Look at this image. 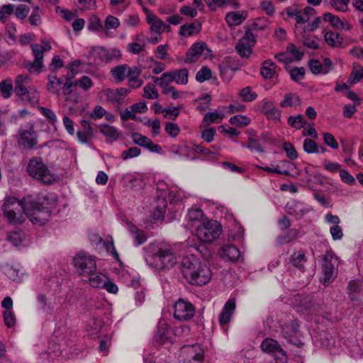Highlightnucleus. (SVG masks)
I'll use <instances>...</instances> for the list:
<instances>
[{
    "label": "nucleus",
    "instance_id": "59",
    "mask_svg": "<svg viewBox=\"0 0 363 363\" xmlns=\"http://www.w3.org/2000/svg\"><path fill=\"white\" fill-rule=\"evenodd\" d=\"M89 29L91 31L104 33V26L102 21L98 17H93L89 24Z\"/></svg>",
    "mask_w": 363,
    "mask_h": 363
},
{
    "label": "nucleus",
    "instance_id": "34",
    "mask_svg": "<svg viewBox=\"0 0 363 363\" xmlns=\"http://www.w3.org/2000/svg\"><path fill=\"white\" fill-rule=\"evenodd\" d=\"M201 25L198 22H193L182 25L180 27L179 35L188 38L199 33L201 30Z\"/></svg>",
    "mask_w": 363,
    "mask_h": 363
},
{
    "label": "nucleus",
    "instance_id": "47",
    "mask_svg": "<svg viewBox=\"0 0 363 363\" xmlns=\"http://www.w3.org/2000/svg\"><path fill=\"white\" fill-rule=\"evenodd\" d=\"M174 78H175L174 82L177 84L185 85L188 83L189 80V72L186 68L176 69L173 71Z\"/></svg>",
    "mask_w": 363,
    "mask_h": 363
},
{
    "label": "nucleus",
    "instance_id": "11",
    "mask_svg": "<svg viewBox=\"0 0 363 363\" xmlns=\"http://www.w3.org/2000/svg\"><path fill=\"white\" fill-rule=\"evenodd\" d=\"M261 348L263 352L272 355L277 363H284L287 359L286 352L274 339H264L261 344Z\"/></svg>",
    "mask_w": 363,
    "mask_h": 363
},
{
    "label": "nucleus",
    "instance_id": "5",
    "mask_svg": "<svg viewBox=\"0 0 363 363\" xmlns=\"http://www.w3.org/2000/svg\"><path fill=\"white\" fill-rule=\"evenodd\" d=\"M25 215L32 223L42 225L48 220L50 211L39 201H33L28 196V201L25 207Z\"/></svg>",
    "mask_w": 363,
    "mask_h": 363
},
{
    "label": "nucleus",
    "instance_id": "51",
    "mask_svg": "<svg viewBox=\"0 0 363 363\" xmlns=\"http://www.w3.org/2000/svg\"><path fill=\"white\" fill-rule=\"evenodd\" d=\"M298 236V231L296 229H290L286 233L277 237V242L279 245H284L291 242Z\"/></svg>",
    "mask_w": 363,
    "mask_h": 363
},
{
    "label": "nucleus",
    "instance_id": "37",
    "mask_svg": "<svg viewBox=\"0 0 363 363\" xmlns=\"http://www.w3.org/2000/svg\"><path fill=\"white\" fill-rule=\"evenodd\" d=\"M88 281L91 286L96 288H102L106 284V280L108 278L104 274L96 272H92V274L88 275Z\"/></svg>",
    "mask_w": 363,
    "mask_h": 363
},
{
    "label": "nucleus",
    "instance_id": "29",
    "mask_svg": "<svg viewBox=\"0 0 363 363\" xmlns=\"http://www.w3.org/2000/svg\"><path fill=\"white\" fill-rule=\"evenodd\" d=\"M50 43L46 40H42L41 45L32 44L30 48L35 59L43 61L44 52L51 50Z\"/></svg>",
    "mask_w": 363,
    "mask_h": 363
},
{
    "label": "nucleus",
    "instance_id": "64",
    "mask_svg": "<svg viewBox=\"0 0 363 363\" xmlns=\"http://www.w3.org/2000/svg\"><path fill=\"white\" fill-rule=\"evenodd\" d=\"M291 79L296 82L303 79L305 76V69L303 67H294L289 70Z\"/></svg>",
    "mask_w": 363,
    "mask_h": 363
},
{
    "label": "nucleus",
    "instance_id": "42",
    "mask_svg": "<svg viewBox=\"0 0 363 363\" xmlns=\"http://www.w3.org/2000/svg\"><path fill=\"white\" fill-rule=\"evenodd\" d=\"M300 102L301 100L296 94L288 93L284 95V99L279 105L282 108L293 107L299 105Z\"/></svg>",
    "mask_w": 363,
    "mask_h": 363
},
{
    "label": "nucleus",
    "instance_id": "48",
    "mask_svg": "<svg viewBox=\"0 0 363 363\" xmlns=\"http://www.w3.org/2000/svg\"><path fill=\"white\" fill-rule=\"evenodd\" d=\"M285 13L288 16L294 18L296 23L302 24L308 21V18L304 17L302 11L292 7H288L285 9Z\"/></svg>",
    "mask_w": 363,
    "mask_h": 363
},
{
    "label": "nucleus",
    "instance_id": "35",
    "mask_svg": "<svg viewBox=\"0 0 363 363\" xmlns=\"http://www.w3.org/2000/svg\"><path fill=\"white\" fill-rule=\"evenodd\" d=\"M129 66L128 65H120L111 69V74L115 81L118 83L123 82L126 77Z\"/></svg>",
    "mask_w": 363,
    "mask_h": 363
},
{
    "label": "nucleus",
    "instance_id": "13",
    "mask_svg": "<svg viewBox=\"0 0 363 363\" xmlns=\"http://www.w3.org/2000/svg\"><path fill=\"white\" fill-rule=\"evenodd\" d=\"M210 52L211 50L208 48L206 43L203 42L195 43L186 52L184 62L186 64L196 62L201 57H207Z\"/></svg>",
    "mask_w": 363,
    "mask_h": 363
},
{
    "label": "nucleus",
    "instance_id": "15",
    "mask_svg": "<svg viewBox=\"0 0 363 363\" xmlns=\"http://www.w3.org/2000/svg\"><path fill=\"white\" fill-rule=\"evenodd\" d=\"M256 43L254 34L247 30L235 46V50L242 57H249Z\"/></svg>",
    "mask_w": 363,
    "mask_h": 363
},
{
    "label": "nucleus",
    "instance_id": "27",
    "mask_svg": "<svg viewBox=\"0 0 363 363\" xmlns=\"http://www.w3.org/2000/svg\"><path fill=\"white\" fill-rule=\"evenodd\" d=\"M142 70L138 67H128L126 77L128 79V84L133 88H139L143 84V80L139 78Z\"/></svg>",
    "mask_w": 363,
    "mask_h": 363
},
{
    "label": "nucleus",
    "instance_id": "21",
    "mask_svg": "<svg viewBox=\"0 0 363 363\" xmlns=\"http://www.w3.org/2000/svg\"><path fill=\"white\" fill-rule=\"evenodd\" d=\"M286 209L289 214L297 219L301 218L309 210V207L297 201H290L286 205Z\"/></svg>",
    "mask_w": 363,
    "mask_h": 363
},
{
    "label": "nucleus",
    "instance_id": "26",
    "mask_svg": "<svg viewBox=\"0 0 363 363\" xmlns=\"http://www.w3.org/2000/svg\"><path fill=\"white\" fill-rule=\"evenodd\" d=\"M220 255L230 261L235 262L238 259L240 252L238 247L234 245H224L219 251Z\"/></svg>",
    "mask_w": 363,
    "mask_h": 363
},
{
    "label": "nucleus",
    "instance_id": "3",
    "mask_svg": "<svg viewBox=\"0 0 363 363\" xmlns=\"http://www.w3.org/2000/svg\"><path fill=\"white\" fill-rule=\"evenodd\" d=\"M28 197L19 201L15 197L8 198L2 206L4 217L13 225L21 223L24 220L25 207Z\"/></svg>",
    "mask_w": 363,
    "mask_h": 363
},
{
    "label": "nucleus",
    "instance_id": "25",
    "mask_svg": "<svg viewBox=\"0 0 363 363\" xmlns=\"http://www.w3.org/2000/svg\"><path fill=\"white\" fill-rule=\"evenodd\" d=\"M126 225L130 233L134 240L135 246L137 247L141 245L147 241V237L143 230L139 229L138 227L130 222H127Z\"/></svg>",
    "mask_w": 363,
    "mask_h": 363
},
{
    "label": "nucleus",
    "instance_id": "30",
    "mask_svg": "<svg viewBox=\"0 0 363 363\" xmlns=\"http://www.w3.org/2000/svg\"><path fill=\"white\" fill-rule=\"evenodd\" d=\"M323 18L325 21L329 22L332 26L337 29L348 30L351 28V26L348 23L344 22L337 16L330 13H325Z\"/></svg>",
    "mask_w": 363,
    "mask_h": 363
},
{
    "label": "nucleus",
    "instance_id": "56",
    "mask_svg": "<svg viewBox=\"0 0 363 363\" xmlns=\"http://www.w3.org/2000/svg\"><path fill=\"white\" fill-rule=\"evenodd\" d=\"M120 26V21L118 18L108 15L104 23V31H108L111 29H116Z\"/></svg>",
    "mask_w": 363,
    "mask_h": 363
},
{
    "label": "nucleus",
    "instance_id": "19",
    "mask_svg": "<svg viewBox=\"0 0 363 363\" xmlns=\"http://www.w3.org/2000/svg\"><path fill=\"white\" fill-rule=\"evenodd\" d=\"M174 332L167 325L164 320L159 322L157 332L155 335L156 341L160 344L172 343Z\"/></svg>",
    "mask_w": 363,
    "mask_h": 363
},
{
    "label": "nucleus",
    "instance_id": "36",
    "mask_svg": "<svg viewBox=\"0 0 363 363\" xmlns=\"http://www.w3.org/2000/svg\"><path fill=\"white\" fill-rule=\"evenodd\" d=\"M82 124L84 128V131H78L77 133V140L82 144H86L91 139L93 134V129L89 123L86 121H82Z\"/></svg>",
    "mask_w": 363,
    "mask_h": 363
},
{
    "label": "nucleus",
    "instance_id": "7",
    "mask_svg": "<svg viewBox=\"0 0 363 363\" xmlns=\"http://www.w3.org/2000/svg\"><path fill=\"white\" fill-rule=\"evenodd\" d=\"M74 265L79 275L87 277L96 271V259L85 252H79L74 257Z\"/></svg>",
    "mask_w": 363,
    "mask_h": 363
},
{
    "label": "nucleus",
    "instance_id": "39",
    "mask_svg": "<svg viewBox=\"0 0 363 363\" xmlns=\"http://www.w3.org/2000/svg\"><path fill=\"white\" fill-rule=\"evenodd\" d=\"M2 269L4 273L13 281H20L21 280L22 273L19 269L9 264L4 265Z\"/></svg>",
    "mask_w": 363,
    "mask_h": 363
},
{
    "label": "nucleus",
    "instance_id": "14",
    "mask_svg": "<svg viewBox=\"0 0 363 363\" xmlns=\"http://www.w3.org/2000/svg\"><path fill=\"white\" fill-rule=\"evenodd\" d=\"M174 317L179 320L184 321L191 319L195 312L194 306L182 298L179 299L174 306Z\"/></svg>",
    "mask_w": 363,
    "mask_h": 363
},
{
    "label": "nucleus",
    "instance_id": "52",
    "mask_svg": "<svg viewBox=\"0 0 363 363\" xmlns=\"http://www.w3.org/2000/svg\"><path fill=\"white\" fill-rule=\"evenodd\" d=\"M6 35L7 37V41L9 44L13 45L16 42V26L13 22H9L6 26Z\"/></svg>",
    "mask_w": 363,
    "mask_h": 363
},
{
    "label": "nucleus",
    "instance_id": "32",
    "mask_svg": "<svg viewBox=\"0 0 363 363\" xmlns=\"http://www.w3.org/2000/svg\"><path fill=\"white\" fill-rule=\"evenodd\" d=\"M260 74L265 79L273 78L277 74L276 65L271 60H264L260 67Z\"/></svg>",
    "mask_w": 363,
    "mask_h": 363
},
{
    "label": "nucleus",
    "instance_id": "9",
    "mask_svg": "<svg viewBox=\"0 0 363 363\" xmlns=\"http://www.w3.org/2000/svg\"><path fill=\"white\" fill-rule=\"evenodd\" d=\"M281 334L289 343L298 347L303 345L302 334L297 320L290 319L286 322L281 326Z\"/></svg>",
    "mask_w": 363,
    "mask_h": 363
},
{
    "label": "nucleus",
    "instance_id": "46",
    "mask_svg": "<svg viewBox=\"0 0 363 363\" xmlns=\"http://www.w3.org/2000/svg\"><path fill=\"white\" fill-rule=\"evenodd\" d=\"M0 91L1 96L4 99L10 98L13 91H14L12 80L11 79H7L1 81L0 82Z\"/></svg>",
    "mask_w": 363,
    "mask_h": 363
},
{
    "label": "nucleus",
    "instance_id": "17",
    "mask_svg": "<svg viewBox=\"0 0 363 363\" xmlns=\"http://www.w3.org/2000/svg\"><path fill=\"white\" fill-rule=\"evenodd\" d=\"M18 143L24 149H33L38 143L37 135L33 127L29 129L20 130L18 132Z\"/></svg>",
    "mask_w": 363,
    "mask_h": 363
},
{
    "label": "nucleus",
    "instance_id": "2",
    "mask_svg": "<svg viewBox=\"0 0 363 363\" xmlns=\"http://www.w3.org/2000/svg\"><path fill=\"white\" fill-rule=\"evenodd\" d=\"M145 250L146 262L157 269L170 268L177 263V257L168 244H150Z\"/></svg>",
    "mask_w": 363,
    "mask_h": 363
},
{
    "label": "nucleus",
    "instance_id": "20",
    "mask_svg": "<svg viewBox=\"0 0 363 363\" xmlns=\"http://www.w3.org/2000/svg\"><path fill=\"white\" fill-rule=\"evenodd\" d=\"M131 138L135 144L145 147L151 152L160 153L162 148L159 145L154 143L150 138L139 133H133Z\"/></svg>",
    "mask_w": 363,
    "mask_h": 363
},
{
    "label": "nucleus",
    "instance_id": "1",
    "mask_svg": "<svg viewBox=\"0 0 363 363\" xmlns=\"http://www.w3.org/2000/svg\"><path fill=\"white\" fill-rule=\"evenodd\" d=\"M183 277L191 285L202 286L210 281L212 273L210 268L201 263L195 256L183 258L181 264Z\"/></svg>",
    "mask_w": 363,
    "mask_h": 363
},
{
    "label": "nucleus",
    "instance_id": "6",
    "mask_svg": "<svg viewBox=\"0 0 363 363\" xmlns=\"http://www.w3.org/2000/svg\"><path fill=\"white\" fill-rule=\"evenodd\" d=\"M222 233L221 225L218 221L210 220L196 226V235L199 241L211 243L218 239Z\"/></svg>",
    "mask_w": 363,
    "mask_h": 363
},
{
    "label": "nucleus",
    "instance_id": "31",
    "mask_svg": "<svg viewBox=\"0 0 363 363\" xmlns=\"http://www.w3.org/2000/svg\"><path fill=\"white\" fill-rule=\"evenodd\" d=\"M362 283L360 281L352 280L349 282L347 290L348 295L352 301H359L362 296Z\"/></svg>",
    "mask_w": 363,
    "mask_h": 363
},
{
    "label": "nucleus",
    "instance_id": "16",
    "mask_svg": "<svg viewBox=\"0 0 363 363\" xmlns=\"http://www.w3.org/2000/svg\"><path fill=\"white\" fill-rule=\"evenodd\" d=\"M91 55L98 57L101 62H104L105 63H108L113 60H118L121 57L120 50L117 48L107 50L102 46L94 47L91 50Z\"/></svg>",
    "mask_w": 363,
    "mask_h": 363
},
{
    "label": "nucleus",
    "instance_id": "23",
    "mask_svg": "<svg viewBox=\"0 0 363 363\" xmlns=\"http://www.w3.org/2000/svg\"><path fill=\"white\" fill-rule=\"evenodd\" d=\"M147 23L150 25L151 30L157 34H161L164 31L167 33L171 31L169 25L163 22L155 15L147 16Z\"/></svg>",
    "mask_w": 363,
    "mask_h": 363
},
{
    "label": "nucleus",
    "instance_id": "28",
    "mask_svg": "<svg viewBox=\"0 0 363 363\" xmlns=\"http://www.w3.org/2000/svg\"><path fill=\"white\" fill-rule=\"evenodd\" d=\"M37 309L39 312L48 315L51 314L53 311L52 304L48 301L46 294L40 293L37 296Z\"/></svg>",
    "mask_w": 363,
    "mask_h": 363
},
{
    "label": "nucleus",
    "instance_id": "43",
    "mask_svg": "<svg viewBox=\"0 0 363 363\" xmlns=\"http://www.w3.org/2000/svg\"><path fill=\"white\" fill-rule=\"evenodd\" d=\"M316 340L320 344V346L325 348H330L335 343V337L327 332H323L316 337Z\"/></svg>",
    "mask_w": 363,
    "mask_h": 363
},
{
    "label": "nucleus",
    "instance_id": "41",
    "mask_svg": "<svg viewBox=\"0 0 363 363\" xmlns=\"http://www.w3.org/2000/svg\"><path fill=\"white\" fill-rule=\"evenodd\" d=\"M153 80L163 89L168 87L167 85L174 82L173 71L163 73L160 77H153Z\"/></svg>",
    "mask_w": 363,
    "mask_h": 363
},
{
    "label": "nucleus",
    "instance_id": "12",
    "mask_svg": "<svg viewBox=\"0 0 363 363\" xmlns=\"http://www.w3.org/2000/svg\"><path fill=\"white\" fill-rule=\"evenodd\" d=\"M257 168L262 169L270 174H279L286 176H294L296 170V166L293 162L288 160H280L276 164H272L271 166L257 165Z\"/></svg>",
    "mask_w": 363,
    "mask_h": 363
},
{
    "label": "nucleus",
    "instance_id": "40",
    "mask_svg": "<svg viewBox=\"0 0 363 363\" xmlns=\"http://www.w3.org/2000/svg\"><path fill=\"white\" fill-rule=\"evenodd\" d=\"M203 216V213L201 209L189 210L186 218L188 220V228L194 227V222H200Z\"/></svg>",
    "mask_w": 363,
    "mask_h": 363
},
{
    "label": "nucleus",
    "instance_id": "60",
    "mask_svg": "<svg viewBox=\"0 0 363 363\" xmlns=\"http://www.w3.org/2000/svg\"><path fill=\"white\" fill-rule=\"evenodd\" d=\"M212 72L207 67H202L196 74L197 82L202 83L211 77Z\"/></svg>",
    "mask_w": 363,
    "mask_h": 363
},
{
    "label": "nucleus",
    "instance_id": "8",
    "mask_svg": "<svg viewBox=\"0 0 363 363\" xmlns=\"http://www.w3.org/2000/svg\"><path fill=\"white\" fill-rule=\"evenodd\" d=\"M323 284L331 282L337 273L339 259L331 250H327L323 257Z\"/></svg>",
    "mask_w": 363,
    "mask_h": 363
},
{
    "label": "nucleus",
    "instance_id": "22",
    "mask_svg": "<svg viewBox=\"0 0 363 363\" xmlns=\"http://www.w3.org/2000/svg\"><path fill=\"white\" fill-rule=\"evenodd\" d=\"M236 307L235 299H229L225 303L218 318L220 325L223 327L228 324Z\"/></svg>",
    "mask_w": 363,
    "mask_h": 363
},
{
    "label": "nucleus",
    "instance_id": "50",
    "mask_svg": "<svg viewBox=\"0 0 363 363\" xmlns=\"http://www.w3.org/2000/svg\"><path fill=\"white\" fill-rule=\"evenodd\" d=\"M192 149L194 152L200 154H203V155L207 156L210 159H214L216 158V156L217 155L218 152V149L213 147L212 150L207 149L203 147L201 145H194L192 147Z\"/></svg>",
    "mask_w": 363,
    "mask_h": 363
},
{
    "label": "nucleus",
    "instance_id": "44",
    "mask_svg": "<svg viewBox=\"0 0 363 363\" xmlns=\"http://www.w3.org/2000/svg\"><path fill=\"white\" fill-rule=\"evenodd\" d=\"M306 262L305 253L303 251L294 252L290 257V262L295 267L301 269Z\"/></svg>",
    "mask_w": 363,
    "mask_h": 363
},
{
    "label": "nucleus",
    "instance_id": "62",
    "mask_svg": "<svg viewBox=\"0 0 363 363\" xmlns=\"http://www.w3.org/2000/svg\"><path fill=\"white\" fill-rule=\"evenodd\" d=\"M26 67L30 72L39 74L42 71L43 61L34 59L33 62H28Z\"/></svg>",
    "mask_w": 363,
    "mask_h": 363
},
{
    "label": "nucleus",
    "instance_id": "49",
    "mask_svg": "<svg viewBox=\"0 0 363 363\" xmlns=\"http://www.w3.org/2000/svg\"><path fill=\"white\" fill-rule=\"evenodd\" d=\"M245 19V17L243 14L238 12L228 13L225 16V21L230 26H238L241 24Z\"/></svg>",
    "mask_w": 363,
    "mask_h": 363
},
{
    "label": "nucleus",
    "instance_id": "33",
    "mask_svg": "<svg viewBox=\"0 0 363 363\" xmlns=\"http://www.w3.org/2000/svg\"><path fill=\"white\" fill-rule=\"evenodd\" d=\"M165 196V193H161L160 195L157 196L156 205L153 211V218L155 219H160L164 216L167 208Z\"/></svg>",
    "mask_w": 363,
    "mask_h": 363
},
{
    "label": "nucleus",
    "instance_id": "54",
    "mask_svg": "<svg viewBox=\"0 0 363 363\" xmlns=\"http://www.w3.org/2000/svg\"><path fill=\"white\" fill-rule=\"evenodd\" d=\"M103 326V322L100 318H95L93 320V324L89 326L87 331L89 335L96 337L101 333V330Z\"/></svg>",
    "mask_w": 363,
    "mask_h": 363
},
{
    "label": "nucleus",
    "instance_id": "63",
    "mask_svg": "<svg viewBox=\"0 0 363 363\" xmlns=\"http://www.w3.org/2000/svg\"><path fill=\"white\" fill-rule=\"evenodd\" d=\"M318 144L312 139L306 138L303 140V149L307 154H315L317 152Z\"/></svg>",
    "mask_w": 363,
    "mask_h": 363
},
{
    "label": "nucleus",
    "instance_id": "55",
    "mask_svg": "<svg viewBox=\"0 0 363 363\" xmlns=\"http://www.w3.org/2000/svg\"><path fill=\"white\" fill-rule=\"evenodd\" d=\"M242 147L247 148L251 151H256L258 152H263L264 148L262 147L259 140L255 138H250L247 143H242Z\"/></svg>",
    "mask_w": 363,
    "mask_h": 363
},
{
    "label": "nucleus",
    "instance_id": "38",
    "mask_svg": "<svg viewBox=\"0 0 363 363\" xmlns=\"http://www.w3.org/2000/svg\"><path fill=\"white\" fill-rule=\"evenodd\" d=\"M324 38L327 44L333 48L340 47L343 41L339 33L330 30L325 33Z\"/></svg>",
    "mask_w": 363,
    "mask_h": 363
},
{
    "label": "nucleus",
    "instance_id": "57",
    "mask_svg": "<svg viewBox=\"0 0 363 363\" xmlns=\"http://www.w3.org/2000/svg\"><path fill=\"white\" fill-rule=\"evenodd\" d=\"M239 95L246 102H251L257 97V94L252 91L250 86L242 89L239 92Z\"/></svg>",
    "mask_w": 363,
    "mask_h": 363
},
{
    "label": "nucleus",
    "instance_id": "4",
    "mask_svg": "<svg viewBox=\"0 0 363 363\" xmlns=\"http://www.w3.org/2000/svg\"><path fill=\"white\" fill-rule=\"evenodd\" d=\"M27 172L31 177L46 184H51L55 179L54 174L40 157L30 160Z\"/></svg>",
    "mask_w": 363,
    "mask_h": 363
},
{
    "label": "nucleus",
    "instance_id": "18",
    "mask_svg": "<svg viewBox=\"0 0 363 363\" xmlns=\"http://www.w3.org/2000/svg\"><path fill=\"white\" fill-rule=\"evenodd\" d=\"M308 67L314 74H326L333 69L332 61L329 58H324L323 61L312 59L310 60Z\"/></svg>",
    "mask_w": 363,
    "mask_h": 363
},
{
    "label": "nucleus",
    "instance_id": "45",
    "mask_svg": "<svg viewBox=\"0 0 363 363\" xmlns=\"http://www.w3.org/2000/svg\"><path fill=\"white\" fill-rule=\"evenodd\" d=\"M100 132L106 137L110 138L114 140H116L118 139V138L121 135L120 132L118 130L113 127L109 125H102L100 128Z\"/></svg>",
    "mask_w": 363,
    "mask_h": 363
},
{
    "label": "nucleus",
    "instance_id": "58",
    "mask_svg": "<svg viewBox=\"0 0 363 363\" xmlns=\"http://www.w3.org/2000/svg\"><path fill=\"white\" fill-rule=\"evenodd\" d=\"M250 118L243 115L234 116L229 120L230 124L238 126H246L250 123Z\"/></svg>",
    "mask_w": 363,
    "mask_h": 363
},
{
    "label": "nucleus",
    "instance_id": "24",
    "mask_svg": "<svg viewBox=\"0 0 363 363\" xmlns=\"http://www.w3.org/2000/svg\"><path fill=\"white\" fill-rule=\"evenodd\" d=\"M62 79L58 78L55 74L48 76L47 89L48 91L58 97L61 96V89L63 84Z\"/></svg>",
    "mask_w": 363,
    "mask_h": 363
},
{
    "label": "nucleus",
    "instance_id": "61",
    "mask_svg": "<svg viewBox=\"0 0 363 363\" xmlns=\"http://www.w3.org/2000/svg\"><path fill=\"white\" fill-rule=\"evenodd\" d=\"M39 111H40L41 114L48 120V122L51 125H55L57 123V116L55 112L52 111L50 108L45 107H40Z\"/></svg>",
    "mask_w": 363,
    "mask_h": 363
},
{
    "label": "nucleus",
    "instance_id": "53",
    "mask_svg": "<svg viewBox=\"0 0 363 363\" xmlns=\"http://www.w3.org/2000/svg\"><path fill=\"white\" fill-rule=\"evenodd\" d=\"M306 123V121L303 118L302 115L289 116L288 118V124L298 130L303 128Z\"/></svg>",
    "mask_w": 363,
    "mask_h": 363
},
{
    "label": "nucleus",
    "instance_id": "10",
    "mask_svg": "<svg viewBox=\"0 0 363 363\" xmlns=\"http://www.w3.org/2000/svg\"><path fill=\"white\" fill-rule=\"evenodd\" d=\"M204 352L199 344L184 345L180 351L182 363H203Z\"/></svg>",
    "mask_w": 363,
    "mask_h": 363
}]
</instances>
